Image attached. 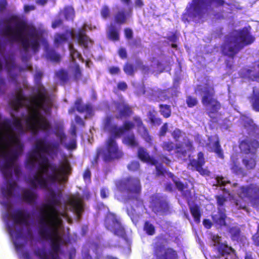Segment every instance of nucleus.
Instances as JSON below:
<instances>
[{
  "mask_svg": "<svg viewBox=\"0 0 259 259\" xmlns=\"http://www.w3.org/2000/svg\"><path fill=\"white\" fill-rule=\"evenodd\" d=\"M157 111L153 109L148 112L147 116L153 125H160L162 123V119L161 118L157 116Z\"/></svg>",
  "mask_w": 259,
  "mask_h": 259,
  "instance_id": "obj_43",
  "label": "nucleus"
},
{
  "mask_svg": "<svg viewBox=\"0 0 259 259\" xmlns=\"http://www.w3.org/2000/svg\"><path fill=\"white\" fill-rule=\"evenodd\" d=\"M32 102L35 109L26 118L27 130L33 135H37L39 132H49L52 128L51 123L39 110L50 115L52 113L53 103L42 85L37 89V94L32 97Z\"/></svg>",
  "mask_w": 259,
  "mask_h": 259,
  "instance_id": "obj_2",
  "label": "nucleus"
},
{
  "mask_svg": "<svg viewBox=\"0 0 259 259\" xmlns=\"http://www.w3.org/2000/svg\"><path fill=\"white\" fill-rule=\"evenodd\" d=\"M238 194L242 198H247L253 206L259 204V186L255 184L241 187Z\"/></svg>",
  "mask_w": 259,
  "mask_h": 259,
  "instance_id": "obj_13",
  "label": "nucleus"
},
{
  "mask_svg": "<svg viewBox=\"0 0 259 259\" xmlns=\"http://www.w3.org/2000/svg\"><path fill=\"white\" fill-rule=\"evenodd\" d=\"M186 102L188 107L189 108H192L196 106L198 104L197 98L191 96L187 97Z\"/></svg>",
  "mask_w": 259,
  "mask_h": 259,
  "instance_id": "obj_54",
  "label": "nucleus"
},
{
  "mask_svg": "<svg viewBox=\"0 0 259 259\" xmlns=\"http://www.w3.org/2000/svg\"><path fill=\"white\" fill-rule=\"evenodd\" d=\"M55 76L59 79L61 85H64L69 80V73L67 70L61 69L55 72Z\"/></svg>",
  "mask_w": 259,
  "mask_h": 259,
  "instance_id": "obj_37",
  "label": "nucleus"
},
{
  "mask_svg": "<svg viewBox=\"0 0 259 259\" xmlns=\"http://www.w3.org/2000/svg\"><path fill=\"white\" fill-rule=\"evenodd\" d=\"M69 204L77 217L80 218L83 210L82 201L79 198H74L69 201Z\"/></svg>",
  "mask_w": 259,
  "mask_h": 259,
  "instance_id": "obj_29",
  "label": "nucleus"
},
{
  "mask_svg": "<svg viewBox=\"0 0 259 259\" xmlns=\"http://www.w3.org/2000/svg\"><path fill=\"white\" fill-rule=\"evenodd\" d=\"M230 4L225 0H192L186 8V12L183 14L182 20L184 23L195 21L196 18L201 19L205 14L213 11V8L223 7Z\"/></svg>",
  "mask_w": 259,
  "mask_h": 259,
  "instance_id": "obj_6",
  "label": "nucleus"
},
{
  "mask_svg": "<svg viewBox=\"0 0 259 259\" xmlns=\"http://www.w3.org/2000/svg\"><path fill=\"white\" fill-rule=\"evenodd\" d=\"M238 146L241 153L255 156L259 148V141L255 139L245 138L239 142Z\"/></svg>",
  "mask_w": 259,
  "mask_h": 259,
  "instance_id": "obj_14",
  "label": "nucleus"
},
{
  "mask_svg": "<svg viewBox=\"0 0 259 259\" xmlns=\"http://www.w3.org/2000/svg\"><path fill=\"white\" fill-rule=\"evenodd\" d=\"M218 251L221 256L230 254L231 253H235V250L232 247L229 246L228 245L221 243L217 247Z\"/></svg>",
  "mask_w": 259,
  "mask_h": 259,
  "instance_id": "obj_38",
  "label": "nucleus"
},
{
  "mask_svg": "<svg viewBox=\"0 0 259 259\" xmlns=\"http://www.w3.org/2000/svg\"><path fill=\"white\" fill-rule=\"evenodd\" d=\"M254 40L255 37L246 28L235 30L225 36L220 47L221 53L223 56L233 59L242 49Z\"/></svg>",
  "mask_w": 259,
  "mask_h": 259,
  "instance_id": "obj_5",
  "label": "nucleus"
},
{
  "mask_svg": "<svg viewBox=\"0 0 259 259\" xmlns=\"http://www.w3.org/2000/svg\"><path fill=\"white\" fill-rule=\"evenodd\" d=\"M5 66L8 72L11 71L15 67V64L13 59H7L5 60Z\"/></svg>",
  "mask_w": 259,
  "mask_h": 259,
  "instance_id": "obj_58",
  "label": "nucleus"
},
{
  "mask_svg": "<svg viewBox=\"0 0 259 259\" xmlns=\"http://www.w3.org/2000/svg\"><path fill=\"white\" fill-rule=\"evenodd\" d=\"M77 39L79 45L84 49L89 48V44L92 45L93 41L87 34L85 28L78 29L77 33Z\"/></svg>",
  "mask_w": 259,
  "mask_h": 259,
  "instance_id": "obj_24",
  "label": "nucleus"
},
{
  "mask_svg": "<svg viewBox=\"0 0 259 259\" xmlns=\"http://www.w3.org/2000/svg\"><path fill=\"white\" fill-rule=\"evenodd\" d=\"M133 120L136 124L138 131L141 134V137L147 143H151L152 141L151 136L150 135L147 127L144 124L141 118L135 116L133 117Z\"/></svg>",
  "mask_w": 259,
  "mask_h": 259,
  "instance_id": "obj_21",
  "label": "nucleus"
},
{
  "mask_svg": "<svg viewBox=\"0 0 259 259\" xmlns=\"http://www.w3.org/2000/svg\"><path fill=\"white\" fill-rule=\"evenodd\" d=\"M243 127L246 130L247 133L249 135H254L256 134L258 130V127L255 124L253 120L251 118H247L243 121Z\"/></svg>",
  "mask_w": 259,
  "mask_h": 259,
  "instance_id": "obj_34",
  "label": "nucleus"
},
{
  "mask_svg": "<svg viewBox=\"0 0 259 259\" xmlns=\"http://www.w3.org/2000/svg\"><path fill=\"white\" fill-rule=\"evenodd\" d=\"M110 11L107 6L104 5L101 10V15L103 18L107 19L110 16Z\"/></svg>",
  "mask_w": 259,
  "mask_h": 259,
  "instance_id": "obj_59",
  "label": "nucleus"
},
{
  "mask_svg": "<svg viewBox=\"0 0 259 259\" xmlns=\"http://www.w3.org/2000/svg\"><path fill=\"white\" fill-rule=\"evenodd\" d=\"M135 127V124L130 121H125L121 126L123 134L126 132L133 129Z\"/></svg>",
  "mask_w": 259,
  "mask_h": 259,
  "instance_id": "obj_55",
  "label": "nucleus"
},
{
  "mask_svg": "<svg viewBox=\"0 0 259 259\" xmlns=\"http://www.w3.org/2000/svg\"><path fill=\"white\" fill-rule=\"evenodd\" d=\"M137 64L144 74H148L149 72L150 67L149 66L143 65L141 61H138Z\"/></svg>",
  "mask_w": 259,
  "mask_h": 259,
  "instance_id": "obj_62",
  "label": "nucleus"
},
{
  "mask_svg": "<svg viewBox=\"0 0 259 259\" xmlns=\"http://www.w3.org/2000/svg\"><path fill=\"white\" fill-rule=\"evenodd\" d=\"M132 13V11L131 8L127 12L123 9L118 11L113 16L114 23L119 25L126 23L128 17H130Z\"/></svg>",
  "mask_w": 259,
  "mask_h": 259,
  "instance_id": "obj_25",
  "label": "nucleus"
},
{
  "mask_svg": "<svg viewBox=\"0 0 259 259\" xmlns=\"http://www.w3.org/2000/svg\"><path fill=\"white\" fill-rule=\"evenodd\" d=\"M123 70L127 75L133 76L136 71V67L133 64L126 62L123 66Z\"/></svg>",
  "mask_w": 259,
  "mask_h": 259,
  "instance_id": "obj_49",
  "label": "nucleus"
},
{
  "mask_svg": "<svg viewBox=\"0 0 259 259\" xmlns=\"http://www.w3.org/2000/svg\"><path fill=\"white\" fill-rule=\"evenodd\" d=\"M37 195L35 193L28 189L23 190L21 195L22 200L29 204L35 203L37 199Z\"/></svg>",
  "mask_w": 259,
  "mask_h": 259,
  "instance_id": "obj_33",
  "label": "nucleus"
},
{
  "mask_svg": "<svg viewBox=\"0 0 259 259\" xmlns=\"http://www.w3.org/2000/svg\"><path fill=\"white\" fill-rule=\"evenodd\" d=\"M122 143L131 147H136L139 145L135 135L133 133L124 136L122 139Z\"/></svg>",
  "mask_w": 259,
  "mask_h": 259,
  "instance_id": "obj_39",
  "label": "nucleus"
},
{
  "mask_svg": "<svg viewBox=\"0 0 259 259\" xmlns=\"http://www.w3.org/2000/svg\"><path fill=\"white\" fill-rule=\"evenodd\" d=\"M123 32H124L125 38L127 40H131L133 39V31L131 28H124Z\"/></svg>",
  "mask_w": 259,
  "mask_h": 259,
  "instance_id": "obj_63",
  "label": "nucleus"
},
{
  "mask_svg": "<svg viewBox=\"0 0 259 259\" xmlns=\"http://www.w3.org/2000/svg\"><path fill=\"white\" fill-rule=\"evenodd\" d=\"M143 231L148 236H153L155 234V227L150 221H146L143 225Z\"/></svg>",
  "mask_w": 259,
  "mask_h": 259,
  "instance_id": "obj_46",
  "label": "nucleus"
},
{
  "mask_svg": "<svg viewBox=\"0 0 259 259\" xmlns=\"http://www.w3.org/2000/svg\"><path fill=\"white\" fill-rule=\"evenodd\" d=\"M177 96V92L174 87H171L160 91L159 92V97L161 101H165Z\"/></svg>",
  "mask_w": 259,
  "mask_h": 259,
  "instance_id": "obj_31",
  "label": "nucleus"
},
{
  "mask_svg": "<svg viewBox=\"0 0 259 259\" xmlns=\"http://www.w3.org/2000/svg\"><path fill=\"white\" fill-rule=\"evenodd\" d=\"M171 178L174 184H175L176 188L179 191L183 192L185 189L188 188L187 184H184L182 182L176 180L175 177L173 175H172Z\"/></svg>",
  "mask_w": 259,
  "mask_h": 259,
  "instance_id": "obj_53",
  "label": "nucleus"
},
{
  "mask_svg": "<svg viewBox=\"0 0 259 259\" xmlns=\"http://www.w3.org/2000/svg\"><path fill=\"white\" fill-rule=\"evenodd\" d=\"M34 147L36 153H48L51 150V145L48 143L44 139H39L35 142Z\"/></svg>",
  "mask_w": 259,
  "mask_h": 259,
  "instance_id": "obj_30",
  "label": "nucleus"
},
{
  "mask_svg": "<svg viewBox=\"0 0 259 259\" xmlns=\"http://www.w3.org/2000/svg\"><path fill=\"white\" fill-rule=\"evenodd\" d=\"M198 89L202 94L201 103L206 108V113L210 117L218 113L222 105L221 103L215 98V90L213 86L205 83L202 87Z\"/></svg>",
  "mask_w": 259,
  "mask_h": 259,
  "instance_id": "obj_9",
  "label": "nucleus"
},
{
  "mask_svg": "<svg viewBox=\"0 0 259 259\" xmlns=\"http://www.w3.org/2000/svg\"><path fill=\"white\" fill-rule=\"evenodd\" d=\"M205 160L204 153L200 151L197 154V159H193L190 161V165L195 167L196 171L202 176H209L210 172L202 166L205 164Z\"/></svg>",
  "mask_w": 259,
  "mask_h": 259,
  "instance_id": "obj_20",
  "label": "nucleus"
},
{
  "mask_svg": "<svg viewBox=\"0 0 259 259\" xmlns=\"http://www.w3.org/2000/svg\"><path fill=\"white\" fill-rule=\"evenodd\" d=\"M9 22H15V25H6L2 29L3 34L8 38L10 42H20L24 52L28 51L30 48L34 53L38 51L40 47V38L41 35L33 27L29 29L28 34L30 39L24 36V32L28 30L27 23L21 20L17 16L12 15L9 20Z\"/></svg>",
  "mask_w": 259,
  "mask_h": 259,
  "instance_id": "obj_3",
  "label": "nucleus"
},
{
  "mask_svg": "<svg viewBox=\"0 0 259 259\" xmlns=\"http://www.w3.org/2000/svg\"><path fill=\"white\" fill-rule=\"evenodd\" d=\"M108 218H112L111 222L106 221V228L111 231L115 235L119 237H124L125 235V231L120 222L117 219L116 215L111 214Z\"/></svg>",
  "mask_w": 259,
  "mask_h": 259,
  "instance_id": "obj_18",
  "label": "nucleus"
},
{
  "mask_svg": "<svg viewBox=\"0 0 259 259\" xmlns=\"http://www.w3.org/2000/svg\"><path fill=\"white\" fill-rule=\"evenodd\" d=\"M82 77L81 70L80 68L79 65L76 64L75 65L73 73V80L75 82H78Z\"/></svg>",
  "mask_w": 259,
  "mask_h": 259,
  "instance_id": "obj_52",
  "label": "nucleus"
},
{
  "mask_svg": "<svg viewBox=\"0 0 259 259\" xmlns=\"http://www.w3.org/2000/svg\"><path fill=\"white\" fill-rule=\"evenodd\" d=\"M208 140L209 143L206 144V147L209 148V152L215 153V154L218 157L222 159H224L225 158L224 151L221 147L220 144V141L219 137L217 136H216V140L213 143L212 146H211V137H209Z\"/></svg>",
  "mask_w": 259,
  "mask_h": 259,
  "instance_id": "obj_22",
  "label": "nucleus"
},
{
  "mask_svg": "<svg viewBox=\"0 0 259 259\" xmlns=\"http://www.w3.org/2000/svg\"><path fill=\"white\" fill-rule=\"evenodd\" d=\"M75 107L76 110L79 113L86 112L90 113L92 111V108L89 104L84 105L82 103L81 99H77L75 102Z\"/></svg>",
  "mask_w": 259,
  "mask_h": 259,
  "instance_id": "obj_44",
  "label": "nucleus"
},
{
  "mask_svg": "<svg viewBox=\"0 0 259 259\" xmlns=\"http://www.w3.org/2000/svg\"><path fill=\"white\" fill-rule=\"evenodd\" d=\"M189 209L195 222L199 224L200 222L201 215L200 207L197 204H194L189 205Z\"/></svg>",
  "mask_w": 259,
  "mask_h": 259,
  "instance_id": "obj_42",
  "label": "nucleus"
},
{
  "mask_svg": "<svg viewBox=\"0 0 259 259\" xmlns=\"http://www.w3.org/2000/svg\"><path fill=\"white\" fill-rule=\"evenodd\" d=\"M67 40V37L64 34H57L55 37L54 42L55 44H61Z\"/></svg>",
  "mask_w": 259,
  "mask_h": 259,
  "instance_id": "obj_56",
  "label": "nucleus"
},
{
  "mask_svg": "<svg viewBox=\"0 0 259 259\" xmlns=\"http://www.w3.org/2000/svg\"><path fill=\"white\" fill-rule=\"evenodd\" d=\"M103 126L105 131L109 132L114 139L120 138L123 134L121 126H118L114 122V117L112 115H108L105 117L103 121Z\"/></svg>",
  "mask_w": 259,
  "mask_h": 259,
  "instance_id": "obj_16",
  "label": "nucleus"
},
{
  "mask_svg": "<svg viewBox=\"0 0 259 259\" xmlns=\"http://www.w3.org/2000/svg\"><path fill=\"white\" fill-rule=\"evenodd\" d=\"M163 150L167 151L170 155L171 152L175 150L176 156L179 158L186 157L187 152L191 151L193 148V142L188 138L184 139L183 144H176L171 141H164L161 145Z\"/></svg>",
  "mask_w": 259,
  "mask_h": 259,
  "instance_id": "obj_10",
  "label": "nucleus"
},
{
  "mask_svg": "<svg viewBox=\"0 0 259 259\" xmlns=\"http://www.w3.org/2000/svg\"><path fill=\"white\" fill-rule=\"evenodd\" d=\"M182 132L179 128H176L171 133V136L174 140L178 141L182 136Z\"/></svg>",
  "mask_w": 259,
  "mask_h": 259,
  "instance_id": "obj_64",
  "label": "nucleus"
},
{
  "mask_svg": "<svg viewBox=\"0 0 259 259\" xmlns=\"http://www.w3.org/2000/svg\"><path fill=\"white\" fill-rule=\"evenodd\" d=\"M242 163L247 170H252L255 168L256 165V155L250 157H245L242 159Z\"/></svg>",
  "mask_w": 259,
  "mask_h": 259,
  "instance_id": "obj_41",
  "label": "nucleus"
},
{
  "mask_svg": "<svg viewBox=\"0 0 259 259\" xmlns=\"http://www.w3.org/2000/svg\"><path fill=\"white\" fill-rule=\"evenodd\" d=\"M231 169L233 173L237 175H244V171L242 167L240 166L236 160L232 159Z\"/></svg>",
  "mask_w": 259,
  "mask_h": 259,
  "instance_id": "obj_47",
  "label": "nucleus"
},
{
  "mask_svg": "<svg viewBox=\"0 0 259 259\" xmlns=\"http://www.w3.org/2000/svg\"><path fill=\"white\" fill-rule=\"evenodd\" d=\"M107 35V37L109 40L113 41H117L119 40L120 36L119 30L113 24H111L109 26Z\"/></svg>",
  "mask_w": 259,
  "mask_h": 259,
  "instance_id": "obj_35",
  "label": "nucleus"
},
{
  "mask_svg": "<svg viewBox=\"0 0 259 259\" xmlns=\"http://www.w3.org/2000/svg\"><path fill=\"white\" fill-rule=\"evenodd\" d=\"M215 198L217 199V204L219 207V208L223 206L224 205L225 202L227 201V199L223 195H217Z\"/></svg>",
  "mask_w": 259,
  "mask_h": 259,
  "instance_id": "obj_61",
  "label": "nucleus"
},
{
  "mask_svg": "<svg viewBox=\"0 0 259 259\" xmlns=\"http://www.w3.org/2000/svg\"><path fill=\"white\" fill-rule=\"evenodd\" d=\"M115 185L119 192L126 193L123 198L125 203H130L137 207L143 203L140 197L142 186L138 178L130 176L122 178L117 181Z\"/></svg>",
  "mask_w": 259,
  "mask_h": 259,
  "instance_id": "obj_7",
  "label": "nucleus"
},
{
  "mask_svg": "<svg viewBox=\"0 0 259 259\" xmlns=\"http://www.w3.org/2000/svg\"><path fill=\"white\" fill-rule=\"evenodd\" d=\"M123 153L118 147L117 142L113 138H109L106 141L103 158L105 161H111L122 157Z\"/></svg>",
  "mask_w": 259,
  "mask_h": 259,
  "instance_id": "obj_12",
  "label": "nucleus"
},
{
  "mask_svg": "<svg viewBox=\"0 0 259 259\" xmlns=\"http://www.w3.org/2000/svg\"><path fill=\"white\" fill-rule=\"evenodd\" d=\"M246 76L253 81L259 82V63L253 64L245 72Z\"/></svg>",
  "mask_w": 259,
  "mask_h": 259,
  "instance_id": "obj_32",
  "label": "nucleus"
},
{
  "mask_svg": "<svg viewBox=\"0 0 259 259\" xmlns=\"http://www.w3.org/2000/svg\"><path fill=\"white\" fill-rule=\"evenodd\" d=\"M150 207L156 214L166 215L170 212V206L164 196L156 193L150 196Z\"/></svg>",
  "mask_w": 259,
  "mask_h": 259,
  "instance_id": "obj_11",
  "label": "nucleus"
},
{
  "mask_svg": "<svg viewBox=\"0 0 259 259\" xmlns=\"http://www.w3.org/2000/svg\"><path fill=\"white\" fill-rule=\"evenodd\" d=\"M47 57L52 62L58 63L61 60L60 55L53 49H49L46 52Z\"/></svg>",
  "mask_w": 259,
  "mask_h": 259,
  "instance_id": "obj_48",
  "label": "nucleus"
},
{
  "mask_svg": "<svg viewBox=\"0 0 259 259\" xmlns=\"http://www.w3.org/2000/svg\"><path fill=\"white\" fill-rule=\"evenodd\" d=\"M4 142L7 144L14 146L13 149L10 153L5 151L4 164L2 166V172L5 178L12 177V172L8 170L11 168L14 161L22 152L24 145L21 143L19 137L16 134H7V139Z\"/></svg>",
  "mask_w": 259,
  "mask_h": 259,
  "instance_id": "obj_8",
  "label": "nucleus"
},
{
  "mask_svg": "<svg viewBox=\"0 0 259 259\" xmlns=\"http://www.w3.org/2000/svg\"><path fill=\"white\" fill-rule=\"evenodd\" d=\"M211 218L212 223L215 226L222 227L227 225L226 222L227 216L225 212V209L218 208V213L212 215Z\"/></svg>",
  "mask_w": 259,
  "mask_h": 259,
  "instance_id": "obj_27",
  "label": "nucleus"
},
{
  "mask_svg": "<svg viewBox=\"0 0 259 259\" xmlns=\"http://www.w3.org/2000/svg\"><path fill=\"white\" fill-rule=\"evenodd\" d=\"M160 114L165 118H168L171 116V106L167 104H160L158 106Z\"/></svg>",
  "mask_w": 259,
  "mask_h": 259,
  "instance_id": "obj_45",
  "label": "nucleus"
},
{
  "mask_svg": "<svg viewBox=\"0 0 259 259\" xmlns=\"http://www.w3.org/2000/svg\"><path fill=\"white\" fill-rule=\"evenodd\" d=\"M138 157L143 162L151 165H156L158 161L153 157L151 156L147 150L143 147H140L138 150Z\"/></svg>",
  "mask_w": 259,
  "mask_h": 259,
  "instance_id": "obj_23",
  "label": "nucleus"
},
{
  "mask_svg": "<svg viewBox=\"0 0 259 259\" xmlns=\"http://www.w3.org/2000/svg\"><path fill=\"white\" fill-rule=\"evenodd\" d=\"M249 101L252 109L259 112V90L256 92L253 91L249 97Z\"/></svg>",
  "mask_w": 259,
  "mask_h": 259,
  "instance_id": "obj_36",
  "label": "nucleus"
},
{
  "mask_svg": "<svg viewBox=\"0 0 259 259\" xmlns=\"http://www.w3.org/2000/svg\"><path fill=\"white\" fill-rule=\"evenodd\" d=\"M27 101V98L23 94L21 90L16 94L15 99L12 101L11 105L14 110L18 111L20 108L25 106L24 102Z\"/></svg>",
  "mask_w": 259,
  "mask_h": 259,
  "instance_id": "obj_26",
  "label": "nucleus"
},
{
  "mask_svg": "<svg viewBox=\"0 0 259 259\" xmlns=\"http://www.w3.org/2000/svg\"><path fill=\"white\" fill-rule=\"evenodd\" d=\"M75 12L71 6H66L64 9V15L66 19L72 20L74 17Z\"/></svg>",
  "mask_w": 259,
  "mask_h": 259,
  "instance_id": "obj_50",
  "label": "nucleus"
},
{
  "mask_svg": "<svg viewBox=\"0 0 259 259\" xmlns=\"http://www.w3.org/2000/svg\"><path fill=\"white\" fill-rule=\"evenodd\" d=\"M40 159L38 171L32 178L28 179V184L33 189L39 188L48 190V198L44 206L47 211V215H58L56 206L60 204L61 194L57 193L50 186L65 182L67 176L71 174V167L68 161L63 162L59 166L50 163L48 158L45 155L38 154Z\"/></svg>",
  "mask_w": 259,
  "mask_h": 259,
  "instance_id": "obj_1",
  "label": "nucleus"
},
{
  "mask_svg": "<svg viewBox=\"0 0 259 259\" xmlns=\"http://www.w3.org/2000/svg\"><path fill=\"white\" fill-rule=\"evenodd\" d=\"M128 46L132 50L143 47L141 39L139 37L131 39V41L128 42Z\"/></svg>",
  "mask_w": 259,
  "mask_h": 259,
  "instance_id": "obj_51",
  "label": "nucleus"
},
{
  "mask_svg": "<svg viewBox=\"0 0 259 259\" xmlns=\"http://www.w3.org/2000/svg\"><path fill=\"white\" fill-rule=\"evenodd\" d=\"M113 105L117 111V114L115 115V118L117 119L130 117L134 114L132 107L122 99L114 101Z\"/></svg>",
  "mask_w": 259,
  "mask_h": 259,
  "instance_id": "obj_17",
  "label": "nucleus"
},
{
  "mask_svg": "<svg viewBox=\"0 0 259 259\" xmlns=\"http://www.w3.org/2000/svg\"><path fill=\"white\" fill-rule=\"evenodd\" d=\"M153 253L156 259H179L177 251L171 247L164 249L163 245L155 244Z\"/></svg>",
  "mask_w": 259,
  "mask_h": 259,
  "instance_id": "obj_15",
  "label": "nucleus"
},
{
  "mask_svg": "<svg viewBox=\"0 0 259 259\" xmlns=\"http://www.w3.org/2000/svg\"><path fill=\"white\" fill-rule=\"evenodd\" d=\"M45 209L40 210L38 218V234L45 240L50 242L52 259H61L58 253L61 250L63 240L59 234V228L62 221L58 215H47Z\"/></svg>",
  "mask_w": 259,
  "mask_h": 259,
  "instance_id": "obj_4",
  "label": "nucleus"
},
{
  "mask_svg": "<svg viewBox=\"0 0 259 259\" xmlns=\"http://www.w3.org/2000/svg\"><path fill=\"white\" fill-rule=\"evenodd\" d=\"M11 218L13 223L16 225L28 226L29 225L30 214L29 212L21 209L14 210L11 213Z\"/></svg>",
  "mask_w": 259,
  "mask_h": 259,
  "instance_id": "obj_19",
  "label": "nucleus"
},
{
  "mask_svg": "<svg viewBox=\"0 0 259 259\" xmlns=\"http://www.w3.org/2000/svg\"><path fill=\"white\" fill-rule=\"evenodd\" d=\"M34 253L40 259H49L47 253L44 250L38 249Z\"/></svg>",
  "mask_w": 259,
  "mask_h": 259,
  "instance_id": "obj_60",
  "label": "nucleus"
},
{
  "mask_svg": "<svg viewBox=\"0 0 259 259\" xmlns=\"http://www.w3.org/2000/svg\"><path fill=\"white\" fill-rule=\"evenodd\" d=\"M140 164L138 161H133L127 165V168L131 171H136L139 169Z\"/></svg>",
  "mask_w": 259,
  "mask_h": 259,
  "instance_id": "obj_57",
  "label": "nucleus"
},
{
  "mask_svg": "<svg viewBox=\"0 0 259 259\" xmlns=\"http://www.w3.org/2000/svg\"><path fill=\"white\" fill-rule=\"evenodd\" d=\"M17 184L15 181H8L5 186L1 187V192L4 197L8 199L13 195V191L17 187Z\"/></svg>",
  "mask_w": 259,
  "mask_h": 259,
  "instance_id": "obj_28",
  "label": "nucleus"
},
{
  "mask_svg": "<svg viewBox=\"0 0 259 259\" xmlns=\"http://www.w3.org/2000/svg\"><path fill=\"white\" fill-rule=\"evenodd\" d=\"M228 232L230 235V237L233 241H236L237 242L242 240L241 230L238 227H232L229 229Z\"/></svg>",
  "mask_w": 259,
  "mask_h": 259,
  "instance_id": "obj_40",
  "label": "nucleus"
}]
</instances>
